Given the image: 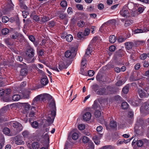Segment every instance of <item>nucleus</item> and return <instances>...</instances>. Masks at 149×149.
Segmentation results:
<instances>
[{"instance_id": "f257e3e1", "label": "nucleus", "mask_w": 149, "mask_h": 149, "mask_svg": "<svg viewBox=\"0 0 149 149\" xmlns=\"http://www.w3.org/2000/svg\"><path fill=\"white\" fill-rule=\"evenodd\" d=\"M50 101L49 105L50 108L52 110L50 113H49L47 116V121L48 122L52 123L55 118L56 114V108L55 102L52 98L49 100Z\"/></svg>"}, {"instance_id": "f03ea898", "label": "nucleus", "mask_w": 149, "mask_h": 149, "mask_svg": "<svg viewBox=\"0 0 149 149\" xmlns=\"http://www.w3.org/2000/svg\"><path fill=\"white\" fill-rule=\"evenodd\" d=\"M34 51V50L33 48L30 47L28 48L26 53V59L29 60L33 57Z\"/></svg>"}, {"instance_id": "7ed1b4c3", "label": "nucleus", "mask_w": 149, "mask_h": 149, "mask_svg": "<svg viewBox=\"0 0 149 149\" xmlns=\"http://www.w3.org/2000/svg\"><path fill=\"white\" fill-rule=\"evenodd\" d=\"M141 111L144 114H149V103H145L143 106L140 108Z\"/></svg>"}, {"instance_id": "20e7f679", "label": "nucleus", "mask_w": 149, "mask_h": 149, "mask_svg": "<svg viewBox=\"0 0 149 149\" xmlns=\"http://www.w3.org/2000/svg\"><path fill=\"white\" fill-rule=\"evenodd\" d=\"M11 126L16 128L17 131L20 132L22 130V127L21 124L16 121H13L11 123Z\"/></svg>"}, {"instance_id": "39448f33", "label": "nucleus", "mask_w": 149, "mask_h": 149, "mask_svg": "<svg viewBox=\"0 0 149 149\" xmlns=\"http://www.w3.org/2000/svg\"><path fill=\"white\" fill-rule=\"evenodd\" d=\"M138 93L139 95L141 98L147 97L149 95V94L147 92V91H145L141 89H139Z\"/></svg>"}, {"instance_id": "423d86ee", "label": "nucleus", "mask_w": 149, "mask_h": 149, "mask_svg": "<svg viewBox=\"0 0 149 149\" xmlns=\"http://www.w3.org/2000/svg\"><path fill=\"white\" fill-rule=\"evenodd\" d=\"M41 101H44L47 100H50L52 98V97L49 94L44 93L40 95Z\"/></svg>"}, {"instance_id": "0eeeda50", "label": "nucleus", "mask_w": 149, "mask_h": 149, "mask_svg": "<svg viewBox=\"0 0 149 149\" xmlns=\"http://www.w3.org/2000/svg\"><path fill=\"white\" fill-rule=\"evenodd\" d=\"M96 94L100 95H106L108 94V93L107 92L105 88H102L96 91Z\"/></svg>"}, {"instance_id": "6e6552de", "label": "nucleus", "mask_w": 149, "mask_h": 149, "mask_svg": "<svg viewBox=\"0 0 149 149\" xmlns=\"http://www.w3.org/2000/svg\"><path fill=\"white\" fill-rule=\"evenodd\" d=\"M105 125L107 129H109L110 127L113 129H115L117 126L116 122L113 120L110 122L109 125L106 122L105 123Z\"/></svg>"}, {"instance_id": "1a4fd4ad", "label": "nucleus", "mask_w": 149, "mask_h": 149, "mask_svg": "<svg viewBox=\"0 0 149 149\" xmlns=\"http://www.w3.org/2000/svg\"><path fill=\"white\" fill-rule=\"evenodd\" d=\"M91 113L89 112L85 113L83 116V119L84 120L87 121L89 120L91 118Z\"/></svg>"}, {"instance_id": "9d476101", "label": "nucleus", "mask_w": 149, "mask_h": 149, "mask_svg": "<svg viewBox=\"0 0 149 149\" xmlns=\"http://www.w3.org/2000/svg\"><path fill=\"white\" fill-rule=\"evenodd\" d=\"M58 65V68L60 70H62L63 69L66 68L69 65V64L67 63L65 61L60 62Z\"/></svg>"}, {"instance_id": "9b49d317", "label": "nucleus", "mask_w": 149, "mask_h": 149, "mask_svg": "<svg viewBox=\"0 0 149 149\" xmlns=\"http://www.w3.org/2000/svg\"><path fill=\"white\" fill-rule=\"evenodd\" d=\"M45 136L47 138V140L46 141L45 143H44L43 145L45 147H42L40 148V149H48L49 146V137L47 134H45Z\"/></svg>"}, {"instance_id": "f8f14e48", "label": "nucleus", "mask_w": 149, "mask_h": 149, "mask_svg": "<svg viewBox=\"0 0 149 149\" xmlns=\"http://www.w3.org/2000/svg\"><path fill=\"white\" fill-rule=\"evenodd\" d=\"M120 14L124 17H127L129 16V13L127 10L125 8H123L120 11Z\"/></svg>"}, {"instance_id": "ddd939ff", "label": "nucleus", "mask_w": 149, "mask_h": 149, "mask_svg": "<svg viewBox=\"0 0 149 149\" xmlns=\"http://www.w3.org/2000/svg\"><path fill=\"white\" fill-rule=\"evenodd\" d=\"M65 55L66 58H72L75 57V55L72 54L70 50H67L65 53Z\"/></svg>"}, {"instance_id": "4468645a", "label": "nucleus", "mask_w": 149, "mask_h": 149, "mask_svg": "<svg viewBox=\"0 0 149 149\" xmlns=\"http://www.w3.org/2000/svg\"><path fill=\"white\" fill-rule=\"evenodd\" d=\"M125 48L127 50H130L134 46V44L132 42H126L125 43Z\"/></svg>"}, {"instance_id": "2eb2a0df", "label": "nucleus", "mask_w": 149, "mask_h": 149, "mask_svg": "<svg viewBox=\"0 0 149 149\" xmlns=\"http://www.w3.org/2000/svg\"><path fill=\"white\" fill-rule=\"evenodd\" d=\"M20 136L17 135L14 137V139L16 140L15 141V143L17 145H21L24 143V141L19 139Z\"/></svg>"}, {"instance_id": "dca6fc26", "label": "nucleus", "mask_w": 149, "mask_h": 149, "mask_svg": "<svg viewBox=\"0 0 149 149\" xmlns=\"http://www.w3.org/2000/svg\"><path fill=\"white\" fill-rule=\"evenodd\" d=\"M145 121H144L142 118H139L137 120V125H140L142 126L145 125L146 123L145 122Z\"/></svg>"}, {"instance_id": "f3484780", "label": "nucleus", "mask_w": 149, "mask_h": 149, "mask_svg": "<svg viewBox=\"0 0 149 149\" xmlns=\"http://www.w3.org/2000/svg\"><path fill=\"white\" fill-rule=\"evenodd\" d=\"M48 83V80L46 76L42 78L41 80V84L43 85H46Z\"/></svg>"}, {"instance_id": "a211bd4d", "label": "nucleus", "mask_w": 149, "mask_h": 149, "mask_svg": "<svg viewBox=\"0 0 149 149\" xmlns=\"http://www.w3.org/2000/svg\"><path fill=\"white\" fill-rule=\"evenodd\" d=\"M123 50L120 49L116 52L115 55L117 57L122 56L123 55Z\"/></svg>"}, {"instance_id": "6ab92c4d", "label": "nucleus", "mask_w": 149, "mask_h": 149, "mask_svg": "<svg viewBox=\"0 0 149 149\" xmlns=\"http://www.w3.org/2000/svg\"><path fill=\"white\" fill-rule=\"evenodd\" d=\"M41 101L40 99V95L36 97L33 100L32 103V105H34L37 104V102H38Z\"/></svg>"}, {"instance_id": "aec40b11", "label": "nucleus", "mask_w": 149, "mask_h": 149, "mask_svg": "<svg viewBox=\"0 0 149 149\" xmlns=\"http://www.w3.org/2000/svg\"><path fill=\"white\" fill-rule=\"evenodd\" d=\"M91 88L96 94V91H97L99 90L100 88V86L98 84H95L91 86Z\"/></svg>"}, {"instance_id": "412c9836", "label": "nucleus", "mask_w": 149, "mask_h": 149, "mask_svg": "<svg viewBox=\"0 0 149 149\" xmlns=\"http://www.w3.org/2000/svg\"><path fill=\"white\" fill-rule=\"evenodd\" d=\"M40 144L37 142H33L32 144V147L33 149H37L40 147Z\"/></svg>"}, {"instance_id": "4be33fe9", "label": "nucleus", "mask_w": 149, "mask_h": 149, "mask_svg": "<svg viewBox=\"0 0 149 149\" xmlns=\"http://www.w3.org/2000/svg\"><path fill=\"white\" fill-rule=\"evenodd\" d=\"M100 137H99L97 136H94L93 138V139L95 143L97 145H98L100 143Z\"/></svg>"}, {"instance_id": "5701e85b", "label": "nucleus", "mask_w": 149, "mask_h": 149, "mask_svg": "<svg viewBox=\"0 0 149 149\" xmlns=\"http://www.w3.org/2000/svg\"><path fill=\"white\" fill-rule=\"evenodd\" d=\"M116 40V37L114 35H111L109 38V41L112 43H113L115 42Z\"/></svg>"}, {"instance_id": "b1692460", "label": "nucleus", "mask_w": 149, "mask_h": 149, "mask_svg": "<svg viewBox=\"0 0 149 149\" xmlns=\"http://www.w3.org/2000/svg\"><path fill=\"white\" fill-rule=\"evenodd\" d=\"M27 73L28 70L26 68H22L21 70L20 74L22 76H26L27 74Z\"/></svg>"}, {"instance_id": "393cba45", "label": "nucleus", "mask_w": 149, "mask_h": 149, "mask_svg": "<svg viewBox=\"0 0 149 149\" xmlns=\"http://www.w3.org/2000/svg\"><path fill=\"white\" fill-rule=\"evenodd\" d=\"M93 108L96 110H100V107L99 104L97 103L95 101L94 102V104L93 105Z\"/></svg>"}, {"instance_id": "a878e982", "label": "nucleus", "mask_w": 149, "mask_h": 149, "mask_svg": "<svg viewBox=\"0 0 149 149\" xmlns=\"http://www.w3.org/2000/svg\"><path fill=\"white\" fill-rule=\"evenodd\" d=\"M29 121L30 123H31L32 127L35 128H37L38 126V123L37 122L33 121V122H31V120H29Z\"/></svg>"}, {"instance_id": "bb28decb", "label": "nucleus", "mask_w": 149, "mask_h": 149, "mask_svg": "<svg viewBox=\"0 0 149 149\" xmlns=\"http://www.w3.org/2000/svg\"><path fill=\"white\" fill-rule=\"evenodd\" d=\"M129 85H127L122 89V92L124 94H127L129 91Z\"/></svg>"}, {"instance_id": "cd10ccee", "label": "nucleus", "mask_w": 149, "mask_h": 149, "mask_svg": "<svg viewBox=\"0 0 149 149\" xmlns=\"http://www.w3.org/2000/svg\"><path fill=\"white\" fill-rule=\"evenodd\" d=\"M86 68V66L84 67H81L80 69V73L83 75L87 76V73L85 72V71L86 70V69L85 70Z\"/></svg>"}, {"instance_id": "c85d7f7f", "label": "nucleus", "mask_w": 149, "mask_h": 149, "mask_svg": "<svg viewBox=\"0 0 149 149\" xmlns=\"http://www.w3.org/2000/svg\"><path fill=\"white\" fill-rule=\"evenodd\" d=\"M12 99L14 101H17L20 98V95L17 94L14 95L12 97Z\"/></svg>"}, {"instance_id": "c756f323", "label": "nucleus", "mask_w": 149, "mask_h": 149, "mask_svg": "<svg viewBox=\"0 0 149 149\" xmlns=\"http://www.w3.org/2000/svg\"><path fill=\"white\" fill-rule=\"evenodd\" d=\"M65 38L66 40L68 42H71L73 39V37L72 36L71 34H68L67 35L65 36Z\"/></svg>"}, {"instance_id": "7c9ffc66", "label": "nucleus", "mask_w": 149, "mask_h": 149, "mask_svg": "<svg viewBox=\"0 0 149 149\" xmlns=\"http://www.w3.org/2000/svg\"><path fill=\"white\" fill-rule=\"evenodd\" d=\"M35 108L34 107L32 106L31 109V111L30 112L29 114V117H32L34 116L35 115V113L34 112V111L35 110Z\"/></svg>"}, {"instance_id": "2f4dec72", "label": "nucleus", "mask_w": 149, "mask_h": 149, "mask_svg": "<svg viewBox=\"0 0 149 149\" xmlns=\"http://www.w3.org/2000/svg\"><path fill=\"white\" fill-rule=\"evenodd\" d=\"M86 56H84L81 60V67H85V65L86 64Z\"/></svg>"}, {"instance_id": "473e14b6", "label": "nucleus", "mask_w": 149, "mask_h": 149, "mask_svg": "<svg viewBox=\"0 0 149 149\" xmlns=\"http://www.w3.org/2000/svg\"><path fill=\"white\" fill-rule=\"evenodd\" d=\"M3 133L6 135H8L10 132V130L7 127H5L3 130Z\"/></svg>"}, {"instance_id": "72a5a7b5", "label": "nucleus", "mask_w": 149, "mask_h": 149, "mask_svg": "<svg viewBox=\"0 0 149 149\" xmlns=\"http://www.w3.org/2000/svg\"><path fill=\"white\" fill-rule=\"evenodd\" d=\"M23 105L24 106V109L26 111H28L30 109V105L28 103H23Z\"/></svg>"}, {"instance_id": "f704fd0d", "label": "nucleus", "mask_w": 149, "mask_h": 149, "mask_svg": "<svg viewBox=\"0 0 149 149\" xmlns=\"http://www.w3.org/2000/svg\"><path fill=\"white\" fill-rule=\"evenodd\" d=\"M107 91L108 93V94L109 93H111L114 90V88L113 87L111 86H109L107 87Z\"/></svg>"}, {"instance_id": "c9c22d12", "label": "nucleus", "mask_w": 149, "mask_h": 149, "mask_svg": "<svg viewBox=\"0 0 149 149\" xmlns=\"http://www.w3.org/2000/svg\"><path fill=\"white\" fill-rule=\"evenodd\" d=\"M50 20L49 17L44 16L41 17V21L43 22H45Z\"/></svg>"}, {"instance_id": "e433bc0d", "label": "nucleus", "mask_w": 149, "mask_h": 149, "mask_svg": "<svg viewBox=\"0 0 149 149\" xmlns=\"http://www.w3.org/2000/svg\"><path fill=\"white\" fill-rule=\"evenodd\" d=\"M128 106V104L125 102H123L121 104V107L123 109H127Z\"/></svg>"}, {"instance_id": "4c0bfd02", "label": "nucleus", "mask_w": 149, "mask_h": 149, "mask_svg": "<svg viewBox=\"0 0 149 149\" xmlns=\"http://www.w3.org/2000/svg\"><path fill=\"white\" fill-rule=\"evenodd\" d=\"M9 32V30L7 28H4L2 29L1 31L3 35H6L8 34Z\"/></svg>"}, {"instance_id": "58836bf2", "label": "nucleus", "mask_w": 149, "mask_h": 149, "mask_svg": "<svg viewBox=\"0 0 149 149\" xmlns=\"http://www.w3.org/2000/svg\"><path fill=\"white\" fill-rule=\"evenodd\" d=\"M94 114L96 117H99L101 115V112L100 110H96Z\"/></svg>"}, {"instance_id": "ea45409f", "label": "nucleus", "mask_w": 149, "mask_h": 149, "mask_svg": "<svg viewBox=\"0 0 149 149\" xmlns=\"http://www.w3.org/2000/svg\"><path fill=\"white\" fill-rule=\"evenodd\" d=\"M4 108H3L0 110V122H1L3 121V117H2L1 116H3V113L4 112Z\"/></svg>"}, {"instance_id": "a19ab883", "label": "nucleus", "mask_w": 149, "mask_h": 149, "mask_svg": "<svg viewBox=\"0 0 149 149\" xmlns=\"http://www.w3.org/2000/svg\"><path fill=\"white\" fill-rule=\"evenodd\" d=\"M102 127L101 126H98L96 129L97 131L98 132H99V134H100V137L102 136V134L100 133H101L102 132Z\"/></svg>"}, {"instance_id": "79ce46f5", "label": "nucleus", "mask_w": 149, "mask_h": 149, "mask_svg": "<svg viewBox=\"0 0 149 149\" xmlns=\"http://www.w3.org/2000/svg\"><path fill=\"white\" fill-rule=\"evenodd\" d=\"M127 38H124L122 36H120L119 37L118 39V41L119 42H122L124 41Z\"/></svg>"}, {"instance_id": "37998d69", "label": "nucleus", "mask_w": 149, "mask_h": 149, "mask_svg": "<svg viewBox=\"0 0 149 149\" xmlns=\"http://www.w3.org/2000/svg\"><path fill=\"white\" fill-rule=\"evenodd\" d=\"M78 134L77 133L74 132L72 135V138L74 140H77L78 137Z\"/></svg>"}, {"instance_id": "c03bdc74", "label": "nucleus", "mask_w": 149, "mask_h": 149, "mask_svg": "<svg viewBox=\"0 0 149 149\" xmlns=\"http://www.w3.org/2000/svg\"><path fill=\"white\" fill-rule=\"evenodd\" d=\"M9 20L7 16H4L2 17V21L3 23H6Z\"/></svg>"}, {"instance_id": "a18cd8bd", "label": "nucleus", "mask_w": 149, "mask_h": 149, "mask_svg": "<svg viewBox=\"0 0 149 149\" xmlns=\"http://www.w3.org/2000/svg\"><path fill=\"white\" fill-rule=\"evenodd\" d=\"M85 24V22L83 21H80L79 22L77 23V25L79 27H83Z\"/></svg>"}, {"instance_id": "49530a36", "label": "nucleus", "mask_w": 149, "mask_h": 149, "mask_svg": "<svg viewBox=\"0 0 149 149\" xmlns=\"http://www.w3.org/2000/svg\"><path fill=\"white\" fill-rule=\"evenodd\" d=\"M22 134L24 137H27L29 134V132L28 131L25 130L22 132Z\"/></svg>"}, {"instance_id": "de8ad7c7", "label": "nucleus", "mask_w": 149, "mask_h": 149, "mask_svg": "<svg viewBox=\"0 0 149 149\" xmlns=\"http://www.w3.org/2000/svg\"><path fill=\"white\" fill-rule=\"evenodd\" d=\"M76 50V48L75 47H72L70 48V51H71V53L72 54L75 55V56L76 55V53L75 51Z\"/></svg>"}, {"instance_id": "09e8293b", "label": "nucleus", "mask_w": 149, "mask_h": 149, "mask_svg": "<svg viewBox=\"0 0 149 149\" xmlns=\"http://www.w3.org/2000/svg\"><path fill=\"white\" fill-rule=\"evenodd\" d=\"M136 144L138 147H141L143 145V142L141 140H139L137 141Z\"/></svg>"}, {"instance_id": "8fccbe9b", "label": "nucleus", "mask_w": 149, "mask_h": 149, "mask_svg": "<svg viewBox=\"0 0 149 149\" xmlns=\"http://www.w3.org/2000/svg\"><path fill=\"white\" fill-rule=\"evenodd\" d=\"M89 139L86 136H83L82 139V141L84 143H87L88 142Z\"/></svg>"}, {"instance_id": "3c124183", "label": "nucleus", "mask_w": 149, "mask_h": 149, "mask_svg": "<svg viewBox=\"0 0 149 149\" xmlns=\"http://www.w3.org/2000/svg\"><path fill=\"white\" fill-rule=\"evenodd\" d=\"M132 23V22L130 20H127L125 21L124 25L125 27H127L130 25Z\"/></svg>"}, {"instance_id": "603ef678", "label": "nucleus", "mask_w": 149, "mask_h": 149, "mask_svg": "<svg viewBox=\"0 0 149 149\" xmlns=\"http://www.w3.org/2000/svg\"><path fill=\"white\" fill-rule=\"evenodd\" d=\"M11 90L10 89H7L5 90H4V95H7L10 93Z\"/></svg>"}, {"instance_id": "864d4df0", "label": "nucleus", "mask_w": 149, "mask_h": 149, "mask_svg": "<svg viewBox=\"0 0 149 149\" xmlns=\"http://www.w3.org/2000/svg\"><path fill=\"white\" fill-rule=\"evenodd\" d=\"M147 57V54L146 53H143L140 56V58L142 60L145 59Z\"/></svg>"}, {"instance_id": "5fc2aeb1", "label": "nucleus", "mask_w": 149, "mask_h": 149, "mask_svg": "<svg viewBox=\"0 0 149 149\" xmlns=\"http://www.w3.org/2000/svg\"><path fill=\"white\" fill-rule=\"evenodd\" d=\"M60 5L62 7H65L67 5V2L65 1H62L61 2Z\"/></svg>"}, {"instance_id": "6e6d98bb", "label": "nucleus", "mask_w": 149, "mask_h": 149, "mask_svg": "<svg viewBox=\"0 0 149 149\" xmlns=\"http://www.w3.org/2000/svg\"><path fill=\"white\" fill-rule=\"evenodd\" d=\"M95 72L93 70H90L88 72V74L90 77H92L94 75Z\"/></svg>"}, {"instance_id": "4d7b16f0", "label": "nucleus", "mask_w": 149, "mask_h": 149, "mask_svg": "<svg viewBox=\"0 0 149 149\" xmlns=\"http://www.w3.org/2000/svg\"><path fill=\"white\" fill-rule=\"evenodd\" d=\"M22 15L24 18H26V16L29 15L28 12L26 11H23L22 12Z\"/></svg>"}, {"instance_id": "13d9d810", "label": "nucleus", "mask_w": 149, "mask_h": 149, "mask_svg": "<svg viewBox=\"0 0 149 149\" xmlns=\"http://www.w3.org/2000/svg\"><path fill=\"white\" fill-rule=\"evenodd\" d=\"M49 26L52 28L54 27L55 25V22L53 21H52L49 22Z\"/></svg>"}, {"instance_id": "bf43d9fd", "label": "nucleus", "mask_w": 149, "mask_h": 149, "mask_svg": "<svg viewBox=\"0 0 149 149\" xmlns=\"http://www.w3.org/2000/svg\"><path fill=\"white\" fill-rule=\"evenodd\" d=\"M98 8L100 10H102L104 8V6L102 3H99L97 5Z\"/></svg>"}, {"instance_id": "052dcab7", "label": "nucleus", "mask_w": 149, "mask_h": 149, "mask_svg": "<svg viewBox=\"0 0 149 149\" xmlns=\"http://www.w3.org/2000/svg\"><path fill=\"white\" fill-rule=\"evenodd\" d=\"M78 128L80 130H83L85 128V125L83 124H81L79 125Z\"/></svg>"}, {"instance_id": "680f3d73", "label": "nucleus", "mask_w": 149, "mask_h": 149, "mask_svg": "<svg viewBox=\"0 0 149 149\" xmlns=\"http://www.w3.org/2000/svg\"><path fill=\"white\" fill-rule=\"evenodd\" d=\"M113 147L111 145H107L103 146L102 149H112Z\"/></svg>"}, {"instance_id": "e2e57ef3", "label": "nucleus", "mask_w": 149, "mask_h": 149, "mask_svg": "<svg viewBox=\"0 0 149 149\" xmlns=\"http://www.w3.org/2000/svg\"><path fill=\"white\" fill-rule=\"evenodd\" d=\"M66 17V14L65 13L60 14L59 15V17L62 19H63Z\"/></svg>"}, {"instance_id": "0e129e2a", "label": "nucleus", "mask_w": 149, "mask_h": 149, "mask_svg": "<svg viewBox=\"0 0 149 149\" xmlns=\"http://www.w3.org/2000/svg\"><path fill=\"white\" fill-rule=\"evenodd\" d=\"M133 112L130 111H129L128 113V117L132 118L133 117Z\"/></svg>"}, {"instance_id": "69168bd1", "label": "nucleus", "mask_w": 149, "mask_h": 149, "mask_svg": "<svg viewBox=\"0 0 149 149\" xmlns=\"http://www.w3.org/2000/svg\"><path fill=\"white\" fill-rule=\"evenodd\" d=\"M90 33V29L88 28L86 29L84 33L85 36H87Z\"/></svg>"}, {"instance_id": "338daca9", "label": "nucleus", "mask_w": 149, "mask_h": 149, "mask_svg": "<svg viewBox=\"0 0 149 149\" xmlns=\"http://www.w3.org/2000/svg\"><path fill=\"white\" fill-rule=\"evenodd\" d=\"M76 7L79 10H82L83 9V7L82 5L80 4H77L76 5Z\"/></svg>"}, {"instance_id": "774afa93", "label": "nucleus", "mask_w": 149, "mask_h": 149, "mask_svg": "<svg viewBox=\"0 0 149 149\" xmlns=\"http://www.w3.org/2000/svg\"><path fill=\"white\" fill-rule=\"evenodd\" d=\"M116 49V47L114 45H112L109 48V50L111 52H113Z\"/></svg>"}]
</instances>
